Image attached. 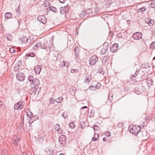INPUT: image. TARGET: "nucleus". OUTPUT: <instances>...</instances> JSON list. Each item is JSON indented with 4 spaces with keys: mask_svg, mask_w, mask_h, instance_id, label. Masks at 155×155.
I'll list each match as a JSON object with an SVG mask.
<instances>
[{
    "mask_svg": "<svg viewBox=\"0 0 155 155\" xmlns=\"http://www.w3.org/2000/svg\"><path fill=\"white\" fill-rule=\"evenodd\" d=\"M101 49L100 51V53L101 54H104L109 48V44L108 43L105 42L102 47H101Z\"/></svg>",
    "mask_w": 155,
    "mask_h": 155,
    "instance_id": "obj_1",
    "label": "nucleus"
},
{
    "mask_svg": "<svg viewBox=\"0 0 155 155\" xmlns=\"http://www.w3.org/2000/svg\"><path fill=\"white\" fill-rule=\"evenodd\" d=\"M98 58L97 56L94 55L91 57L89 59V64L91 66L96 64L98 61Z\"/></svg>",
    "mask_w": 155,
    "mask_h": 155,
    "instance_id": "obj_2",
    "label": "nucleus"
},
{
    "mask_svg": "<svg viewBox=\"0 0 155 155\" xmlns=\"http://www.w3.org/2000/svg\"><path fill=\"white\" fill-rule=\"evenodd\" d=\"M16 78L17 80L20 81H23L25 80V77L23 73H19L17 74Z\"/></svg>",
    "mask_w": 155,
    "mask_h": 155,
    "instance_id": "obj_3",
    "label": "nucleus"
},
{
    "mask_svg": "<svg viewBox=\"0 0 155 155\" xmlns=\"http://www.w3.org/2000/svg\"><path fill=\"white\" fill-rule=\"evenodd\" d=\"M66 137L65 135H62L60 136L59 138V142L61 146H64L65 143Z\"/></svg>",
    "mask_w": 155,
    "mask_h": 155,
    "instance_id": "obj_4",
    "label": "nucleus"
},
{
    "mask_svg": "<svg viewBox=\"0 0 155 155\" xmlns=\"http://www.w3.org/2000/svg\"><path fill=\"white\" fill-rule=\"evenodd\" d=\"M37 20L43 24L46 23V19L44 15H39L37 18Z\"/></svg>",
    "mask_w": 155,
    "mask_h": 155,
    "instance_id": "obj_5",
    "label": "nucleus"
},
{
    "mask_svg": "<svg viewBox=\"0 0 155 155\" xmlns=\"http://www.w3.org/2000/svg\"><path fill=\"white\" fill-rule=\"evenodd\" d=\"M60 13L61 15L64 14V13H66L69 10V8L67 6L64 7H61L60 8Z\"/></svg>",
    "mask_w": 155,
    "mask_h": 155,
    "instance_id": "obj_6",
    "label": "nucleus"
},
{
    "mask_svg": "<svg viewBox=\"0 0 155 155\" xmlns=\"http://www.w3.org/2000/svg\"><path fill=\"white\" fill-rule=\"evenodd\" d=\"M22 103V102L19 101L16 104L14 107L15 110H18V109H21L23 107Z\"/></svg>",
    "mask_w": 155,
    "mask_h": 155,
    "instance_id": "obj_7",
    "label": "nucleus"
},
{
    "mask_svg": "<svg viewBox=\"0 0 155 155\" xmlns=\"http://www.w3.org/2000/svg\"><path fill=\"white\" fill-rule=\"evenodd\" d=\"M118 45L117 43H115L112 45L110 48V51L112 52H116L117 49Z\"/></svg>",
    "mask_w": 155,
    "mask_h": 155,
    "instance_id": "obj_8",
    "label": "nucleus"
},
{
    "mask_svg": "<svg viewBox=\"0 0 155 155\" xmlns=\"http://www.w3.org/2000/svg\"><path fill=\"white\" fill-rule=\"evenodd\" d=\"M78 49V47H75L74 50L75 51V58L76 60L77 61H78L79 60V54L78 51H77Z\"/></svg>",
    "mask_w": 155,
    "mask_h": 155,
    "instance_id": "obj_9",
    "label": "nucleus"
},
{
    "mask_svg": "<svg viewBox=\"0 0 155 155\" xmlns=\"http://www.w3.org/2000/svg\"><path fill=\"white\" fill-rule=\"evenodd\" d=\"M145 22L147 23L150 26H152L154 23L153 20L149 18H147L146 19Z\"/></svg>",
    "mask_w": 155,
    "mask_h": 155,
    "instance_id": "obj_10",
    "label": "nucleus"
},
{
    "mask_svg": "<svg viewBox=\"0 0 155 155\" xmlns=\"http://www.w3.org/2000/svg\"><path fill=\"white\" fill-rule=\"evenodd\" d=\"M128 129L130 133H132V134H134V135H136V131L134 129V126L133 125L130 126L128 127Z\"/></svg>",
    "mask_w": 155,
    "mask_h": 155,
    "instance_id": "obj_11",
    "label": "nucleus"
},
{
    "mask_svg": "<svg viewBox=\"0 0 155 155\" xmlns=\"http://www.w3.org/2000/svg\"><path fill=\"white\" fill-rule=\"evenodd\" d=\"M41 48L47 49L48 48L49 46L47 42H45V43H41Z\"/></svg>",
    "mask_w": 155,
    "mask_h": 155,
    "instance_id": "obj_12",
    "label": "nucleus"
},
{
    "mask_svg": "<svg viewBox=\"0 0 155 155\" xmlns=\"http://www.w3.org/2000/svg\"><path fill=\"white\" fill-rule=\"evenodd\" d=\"M34 86H38L39 83V81L38 79L36 78H34V80L32 82H31Z\"/></svg>",
    "mask_w": 155,
    "mask_h": 155,
    "instance_id": "obj_13",
    "label": "nucleus"
},
{
    "mask_svg": "<svg viewBox=\"0 0 155 155\" xmlns=\"http://www.w3.org/2000/svg\"><path fill=\"white\" fill-rule=\"evenodd\" d=\"M91 77L90 76H86L85 78V83L86 84H88L91 81Z\"/></svg>",
    "mask_w": 155,
    "mask_h": 155,
    "instance_id": "obj_14",
    "label": "nucleus"
},
{
    "mask_svg": "<svg viewBox=\"0 0 155 155\" xmlns=\"http://www.w3.org/2000/svg\"><path fill=\"white\" fill-rule=\"evenodd\" d=\"M54 129L57 131H58V133L61 132V130L60 129V125L58 124H56L54 126Z\"/></svg>",
    "mask_w": 155,
    "mask_h": 155,
    "instance_id": "obj_15",
    "label": "nucleus"
},
{
    "mask_svg": "<svg viewBox=\"0 0 155 155\" xmlns=\"http://www.w3.org/2000/svg\"><path fill=\"white\" fill-rule=\"evenodd\" d=\"M108 59L107 58V56H104L103 58L102 62L103 64H104V65H106L107 64V61H108Z\"/></svg>",
    "mask_w": 155,
    "mask_h": 155,
    "instance_id": "obj_16",
    "label": "nucleus"
},
{
    "mask_svg": "<svg viewBox=\"0 0 155 155\" xmlns=\"http://www.w3.org/2000/svg\"><path fill=\"white\" fill-rule=\"evenodd\" d=\"M12 15L11 13L10 12H7L5 14L4 16L6 19H8L11 18Z\"/></svg>",
    "mask_w": 155,
    "mask_h": 155,
    "instance_id": "obj_17",
    "label": "nucleus"
},
{
    "mask_svg": "<svg viewBox=\"0 0 155 155\" xmlns=\"http://www.w3.org/2000/svg\"><path fill=\"white\" fill-rule=\"evenodd\" d=\"M19 140H20L18 138H13V142L14 145L15 146L17 145L18 144Z\"/></svg>",
    "mask_w": 155,
    "mask_h": 155,
    "instance_id": "obj_18",
    "label": "nucleus"
},
{
    "mask_svg": "<svg viewBox=\"0 0 155 155\" xmlns=\"http://www.w3.org/2000/svg\"><path fill=\"white\" fill-rule=\"evenodd\" d=\"M99 137L97 133H95L94 134V137H93L92 140L93 141H96Z\"/></svg>",
    "mask_w": 155,
    "mask_h": 155,
    "instance_id": "obj_19",
    "label": "nucleus"
},
{
    "mask_svg": "<svg viewBox=\"0 0 155 155\" xmlns=\"http://www.w3.org/2000/svg\"><path fill=\"white\" fill-rule=\"evenodd\" d=\"M63 100V98L61 97H60L55 100V101L57 103H60L62 102Z\"/></svg>",
    "mask_w": 155,
    "mask_h": 155,
    "instance_id": "obj_20",
    "label": "nucleus"
},
{
    "mask_svg": "<svg viewBox=\"0 0 155 155\" xmlns=\"http://www.w3.org/2000/svg\"><path fill=\"white\" fill-rule=\"evenodd\" d=\"M146 10V8L145 7H143L140 8H139L137 10V12L139 13H143V12Z\"/></svg>",
    "mask_w": 155,
    "mask_h": 155,
    "instance_id": "obj_21",
    "label": "nucleus"
},
{
    "mask_svg": "<svg viewBox=\"0 0 155 155\" xmlns=\"http://www.w3.org/2000/svg\"><path fill=\"white\" fill-rule=\"evenodd\" d=\"M142 34L140 32H136V38L137 37V38H136V40H139L141 39L142 37Z\"/></svg>",
    "mask_w": 155,
    "mask_h": 155,
    "instance_id": "obj_22",
    "label": "nucleus"
},
{
    "mask_svg": "<svg viewBox=\"0 0 155 155\" xmlns=\"http://www.w3.org/2000/svg\"><path fill=\"white\" fill-rule=\"evenodd\" d=\"M86 14H87L86 11H83L81 12L79 15L80 17L81 18H83L85 16Z\"/></svg>",
    "mask_w": 155,
    "mask_h": 155,
    "instance_id": "obj_23",
    "label": "nucleus"
},
{
    "mask_svg": "<svg viewBox=\"0 0 155 155\" xmlns=\"http://www.w3.org/2000/svg\"><path fill=\"white\" fill-rule=\"evenodd\" d=\"M26 57H33L35 56V54L33 52H30L29 53H28L25 55Z\"/></svg>",
    "mask_w": 155,
    "mask_h": 155,
    "instance_id": "obj_24",
    "label": "nucleus"
},
{
    "mask_svg": "<svg viewBox=\"0 0 155 155\" xmlns=\"http://www.w3.org/2000/svg\"><path fill=\"white\" fill-rule=\"evenodd\" d=\"M49 9L50 10L55 13L57 12L56 8L54 6H50L49 7Z\"/></svg>",
    "mask_w": 155,
    "mask_h": 155,
    "instance_id": "obj_25",
    "label": "nucleus"
},
{
    "mask_svg": "<svg viewBox=\"0 0 155 155\" xmlns=\"http://www.w3.org/2000/svg\"><path fill=\"white\" fill-rule=\"evenodd\" d=\"M150 7L153 8H155V1L153 0L152 1L150 4Z\"/></svg>",
    "mask_w": 155,
    "mask_h": 155,
    "instance_id": "obj_26",
    "label": "nucleus"
},
{
    "mask_svg": "<svg viewBox=\"0 0 155 155\" xmlns=\"http://www.w3.org/2000/svg\"><path fill=\"white\" fill-rule=\"evenodd\" d=\"M36 69H38L39 71H38V74H39L41 71V66L39 65H38L36 68H35V71H36V72L37 73V71H36Z\"/></svg>",
    "mask_w": 155,
    "mask_h": 155,
    "instance_id": "obj_27",
    "label": "nucleus"
},
{
    "mask_svg": "<svg viewBox=\"0 0 155 155\" xmlns=\"http://www.w3.org/2000/svg\"><path fill=\"white\" fill-rule=\"evenodd\" d=\"M26 115L30 118L32 117V114L30 111L27 112Z\"/></svg>",
    "mask_w": 155,
    "mask_h": 155,
    "instance_id": "obj_28",
    "label": "nucleus"
},
{
    "mask_svg": "<svg viewBox=\"0 0 155 155\" xmlns=\"http://www.w3.org/2000/svg\"><path fill=\"white\" fill-rule=\"evenodd\" d=\"M34 79L32 75H30L28 77V79L30 82H32Z\"/></svg>",
    "mask_w": 155,
    "mask_h": 155,
    "instance_id": "obj_29",
    "label": "nucleus"
},
{
    "mask_svg": "<svg viewBox=\"0 0 155 155\" xmlns=\"http://www.w3.org/2000/svg\"><path fill=\"white\" fill-rule=\"evenodd\" d=\"M138 128L139 129V130H138V131L137 133L136 134V136H137L138 133L141 130V129L142 128H143L144 126V125H141V126H137Z\"/></svg>",
    "mask_w": 155,
    "mask_h": 155,
    "instance_id": "obj_30",
    "label": "nucleus"
},
{
    "mask_svg": "<svg viewBox=\"0 0 155 155\" xmlns=\"http://www.w3.org/2000/svg\"><path fill=\"white\" fill-rule=\"evenodd\" d=\"M7 39L9 41H11L12 39V36L10 34L7 35Z\"/></svg>",
    "mask_w": 155,
    "mask_h": 155,
    "instance_id": "obj_31",
    "label": "nucleus"
},
{
    "mask_svg": "<svg viewBox=\"0 0 155 155\" xmlns=\"http://www.w3.org/2000/svg\"><path fill=\"white\" fill-rule=\"evenodd\" d=\"M21 40L22 42L25 43L28 41V39L27 37H24L21 39Z\"/></svg>",
    "mask_w": 155,
    "mask_h": 155,
    "instance_id": "obj_32",
    "label": "nucleus"
},
{
    "mask_svg": "<svg viewBox=\"0 0 155 155\" xmlns=\"http://www.w3.org/2000/svg\"><path fill=\"white\" fill-rule=\"evenodd\" d=\"M16 65L18 66L19 68H20L22 66V62L21 61H19Z\"/></svg>",
    "mask_w": 155,
    "mask_h": 155,
    "instance_id": "obj_33",
    "label": "nucleus"
},
{
    "mask_svg": "<svg viewBox=\"0 0 155 155\" xmlns=\"http://www.w3.org/2000/svg\"><path fill=\"white\" fill-rule=\"evenodd\" d=\"M69 126L71 128H73L75 127V125L73 122H71L69 124Z\"/></svg>",
    "mask_w": 155,
    "mask_h": 155,
    "instance_id": "obj_34",
    "label": "nucleus"
},
{
    "mask_svg": "<svg viewBox=\"0 0 155 155\" xmlns=\"http://www.w3.org/2000/svg\"><path fill=\"white\" fill-rule=\"evenodd\" d=\"M86 11L87 14H90L92 12V10L90 8H88L86 10Z\"/></svg>",
    "mask_w": 155,
    "mask_h": 155,
    "instance_id": "obj_35",
    "label": "nucleus"
},
{
    "mask_svg": "<svg viewBox=\"0 0 155 155\" xmlns=\"http://www.w3.org/2000/svg\"><path fill=\"white\" fill-rule=\"evenodd\" d=\"M101 86V84L100 83H97L95 86V89H99Z\"/></svg>",
    "mask_w": 155,
    "mask_h": 155,
    "instance_id": "obj_36",
    "label": "nucleus"
},
{
    "mask_svg": "<svg viewBox=\"0 0 155 155\" xmlns=\"http://www.w3.org/2000/svg\"><path fill=\"white\" fill-rule=\"evenodd\" d=\"M89 89L91 91H94L96 90L95 87L94 86L92 85H91L89 87Z\"/></svg>",
    "mask_w": 155,
    "mask_h": 155,
    "instance_id": "obj_37",
    "label": "nucleus"
},
{
    "mask_svg": "<svg viewBox=\"0 0 155 155\" xmlns=\"http://www.w3.org/2000/svg\"><path fill=\"white\" fill-rule=\"evenodd\" d=\"M10 51L12 53H14L15 52V48H10Z\"/></svg>",
    "mask_w": 155,
    "mask_h": 155,
    "instance_id": "obj_38",
    "label": "nucleus"
},
{
    "mask_svg": "<svg viewBox=\"0 0 155 155\" xmlns=\"http://www.w3.org/2000/svg\"><path fill=\"white\" fill-rule=\"evenodd\" d=\"M150 47L152 48H155V41L151 43L150 45Z\"/></svg>",
    "mask_w": 155,
    "mask_h": 155,
    "instance_id": "obj_39",
    "label": "nucleus"
},
{
    "mask_svg": "<svg viewBox=\"0 0 155 155\" xmlns=\"http://www.w3.org/2000/svg\"><path fill=\"white\" fill-rule=\"evenodd\" d=\"M65 61H63L60 64L59 66L60 67H64L65 66Z\"/></svg>",
    "mask_w": 155,
    "mask_h": 155,
    "instance_id": "obj_40",
    "label": "nucleus"
},
{
    "mask_svg": "<svg viewBox=\"0 0 155 155\" xmlns=\"http://www.w3.org/2000/svg\"><path fill=\"white\" fill-rule=\"evenodd\" d=\"M42 42H38L36 45V46L37 47H41V45Z\"/></svg>",
    "mask_w": 155,
    "mask_h": 155,
    "instance_id": "obj_41",
    "label": "nucleus"
},
{
    "mask_svg": "<svg viewBox=\"0 0 155 155\" xmlns=\"http://www.w3.org/2000/svg\"><path fill=\"white\" fill-rule=\"evenodd\" d=\"M21 68H19L18 66L16 65H15L14 67V71L16 72L18 71L19 70H20Z\"/></svg>",
    "mask_w": 155,
    "mask_h": 155,
    "instance_id": "obj_42",
    "label": "nucleus"
},
{
    "mask_svg": "<svg viewBox=\"0 0 155 155\" xmlns=\"http://www.w3.org/2000/svg\"><path fill=\"white\" fill-rule=\"evenodd\" d=\"M55 100L54 98H51L50 100V102L51 104H53L54 103V101H55Z\"/></svg>",
    "mask_w": 155,
    "mask_h": 155,
    "instance_id": "obj_43",
    "label": "nucleus"
},
{
    "mask_svg": "<svg viewBox=\"0 0 155 155\" xmlns=\"http://www.w3.org/2000/svg\"><path fill=\"white\" fill-rule=\"evenodd\" d=\"M62 116L64 118H66L68 117V115L66 113L64 112L62 114Z\"/></svg>",
    "mask_w": 155,
    "mask_h": 155,
    "instance_id": "obj_44",
    "label": "nucleus"
},
{
    "mask_svg": "<svg viewBox=\"0 0 155 155\" xmlns=\"http://www.w3.org/2000/svg\"><path fill=\"white\" fill-rule=\"evenodd\" d=\"M78 70L76 69H71V72L72 73H76L78 72Z\"/></svg>",
    "mask_w": 155,
    "mask_h": 155,
    "instance_id": "obj_45",
    "label": "nucleus"
},
{
    "mask_svg": "<svg viewBox=\"0 0 155 155\" xmlns=\"http://www.w3.org/2000/svg\"><path fill=\"white\" fill-rule=\"evenodd\" d=\"M105 135L106 136L110 137L111 136V134L109 132L107 131Z\"/></svg>",
    "mask_w": 155,
    "mask_h": 155,
    "instance_id": "obj_46",
    "label": "nucleus"
},
{
    "mask_svg": "<svg viewBox=\"0 0 155 155\" xmlns=\"http://www.w3.org/2000/svg\"><path fill=\"white\" fill-rule=\"evenodd\" d=\"M98 128V127L96 125H94V126L93 127V128L94 130H97Z\"/></svg>",
    "mask_w": 155,
    "mask_h": 155,
    "instance_id": "obj_47",
    "label": "nucleus"
},
{
    "mask_svg": "<svg viewBox=\"0 0 155 155\" xmlns=\"http://www.w3.org/2000/svg\"><path fill=\"white\" fill-rule=\"evenodd\" d=\"M65 66H64V67H68V66L69 65V63H68V62H66L65 61Z\"/></svg>",
    "mask_w": 155,
    "mask_h": 155,
    "instance_id": "obj_48",
    "label": "nucleus"
},
{
    "mask_svg": "<svg viewBox=\"0 0 155 155\" xmlns=\"http://www.w3.org/2000/svg\"><path fill=\"white\" fill-rule=\"evenodd\" d=\"M20 11V8L19 6H18V8L15 9V11L16 12L18 13Z\"/></svg>",
    "mask_w": 155,
    "mask_h": 155,
    "instance_id": "obj_49",
    "label": "nucleus"
},
{
    "mask_svg": "<svg viewBox=\"0 0 155 155\" xmlns=\"http://www.w3.org/2000/svg\"><path fill=\"white\" fill-rule=\"evenodd\" d=\"M59 1L61 3H64L65 1V0H59Z\"/></svg>",
    "mask_w": 155,
    "mask_h": 155,
    "instance_id": "obj_50",
    "label": "nucleus"
},
{
    "mask_svg": "<svg viewBox=\"0 0 155 155\" xmlns=\"http://www.w3.org/2000/svg\"><path fill=\"white\" fill-rule=\"evenodd\" d=\"M133 37L134 38V39H136V33H134L133 35Z\"/></svg>",
    "mask_w": 155,
    "mask_h": 155,
    "instance_id": "obj_51",
    "label": "nucleus"
},
{
    "mask_svg": "<svg viewBox=\"0 0 155 155\" xmlns=\"http://www.w3.org/2000/svg\"><path fill=\"white\" fill-rule=\"evenodd\" d=\"M122 126V124H118L117 126H118V127H121Z\"/></svg>",
    "mask_w": 155,
    "mask_h": 155,
    "instance_id": "obj_52",
    "label": "nucleus"
},
{
    "mask_svg": "<svg viewBox=\"0 0 155 155\" xmlns=\"http://www.w3.org/2000/svg\"><path fill=\"white\" fill-rule=\"evenodd\" d=\"M138 92V91H136V94H141V92H140V91H139V92L140 93H138L137 92Z\"/></svg>",
    "mask_w": 155,
    "mask_h": 155,
    "instance_id": "obj_53",
    "label": "nucleus"
},
{
    "mask_svg": "<svg viewBox=\"0 0 155 155\" xmlns=\"http://www.w3.org/2000/svg\"><path fill=\"white\" fill-rule=\"evenodd\" d=\"M3 103L2 101H0V107L2 105Z\"/></svg>",
    "mask_w": 155,
    "mask_h": 155,
    "instance_id": "obj_54",
    "label": "nucleus"
},
{
    "mask_svg": "<svg viewBox=\"0 0 155 155\" xmlns=\"http://www.w3.org/2000/svg\"><path fill=\"white\" fill-rule=\"evenodd\" d=\"M135 74H136V73H135V74L134 76H130V79H131L133 78L134 77V75H135Z\"/></svg>",
    "mask_w": 155,
    "mask_h": 155,
    "instance_id": "obj_55",
    "label": "nucleus"
},
{
    "mask_svg": "<svg viewBox=\"0 0 155 155\" xmlns=\"http://www.w3.org/2000/svg\"><path fill=\"white\" fill-rule=\"evenodd\" d=\"M99 73L102 74H103L104 73V71H101L100 72H99Z\"/></svg>",
    "mask_w": 155,
    "mask_h": 155,
    "instance_id": "obj_56",
    "label": "nucleus"
},
{
    "mask_svg": "<svg viewBox=\"0 0 155 155\" xmlns=\"http://www.w3.org/2000/svg\"><path fill=\"white\" fill-rule=\"evenodd\" d=\"M145 118L146 119V121H147V119L148 120V117H147V116L145 117Z\"/></svg>",
    "mask_w": 155,
    "mask_h": 155,
    "instance_id": "obj_57",
    "label": "nucleus"
},
{
    "mask_svg": "<svg viewBox=\"0 0 155 155\" xmlns=\"http://www.w3.org/2000/svg\"><path fill=\"white\" fill-rule=\"evenodd\" d=\"M87 107L86 106H84L83 107H82L81 109H83V108H87Z\"/></svg>",
    "mask_w": 155,
    "mask_h": 155,
    "instance_id": "obj_58",
    "label": "nucleus"
},
{
    "mask_svg": "<svg viewBox=\"0 0 155 155\" xmlns=\"http://www.w3.org/2000/svg\"><path fill=\"white\" fill-rule=\"evenodd\" d=\"M18 22L19 24H20V21H21V19H19L18 20Z\"/></svg>",
    "mask_w": 155,
    "mask_h": 155,
    "instance_id": "obj_59",
    "label": "nucleus"
},
{
    "mask_svg": "<svg viewBox=\"0 0 155 155\" xmlns=\"http://www.w3.org/2000/svg\"><path fill=\"white\" fill-rule=\"evenodd\" d=\"M103 140L104 141H105L106 140V139L105 138H104Z\"/></svg>",
    "mask_w": 155,
    "mask_h": 155,
    "instance_id": "obj_60",
    "label": "nucleus"
},
{
    "mask_svg": "<svg viewBox=\"0 0 155 155\" xmlns=\"http://www.w3.org/2000/svg\"><path fill=\"white\" fill-rule=\"evenodd\" d=\"M36 91H33V93H33V94H34V95H35V93H36Z\"/></svg>",
    "mask_w": 155,
    "mask_h": 155,
    "instance_id": "obj_61",
    "label": "nucleus"
},
{
    "mask_svg": "<svg viewBox=\"0 0 155 155\" xmlns=\"http://www.w3.org/2000/svg\"><path fill=\"white\" fill-rule=\"evenodd\" d=\"M33 122H31L29 120L28 122V123L29 124H31V123H32Z\"/></svg>",
    "mask_w": 155,
    "mask_h": 155,
    "instance_id": "obj_62",
    "label": "nucleus"
},
{
    "mask_svg": "<svg viewBox=\"0 0 155 155\" xmlns=\"http://www.w3.org/2000/svg\"><path fill=\"white\" fill-rule=\"evenodd\" d=\"M59 155H64L63 153H61V154H60Z\"/></svg>",
    "mask_w": 155,
    "mask_h": 155,
    "instance_id": "obj_63",
    "label": "nucleus"
},
{
    "mask_svg": "<svg viewBox=\"0 0 155 155\" xmlns=\"http://www.w3.org/2000/svg\"><path fill=\"white\" fill-rule=\"evenodd\" d=\"M153 60H155V57L153 58Z\"/></svg>",
    "mask_w": 155,
    "mask_h": 155,
    "instance_id": "obj_64",
    "label": "nucleus"
}]
</instances>
